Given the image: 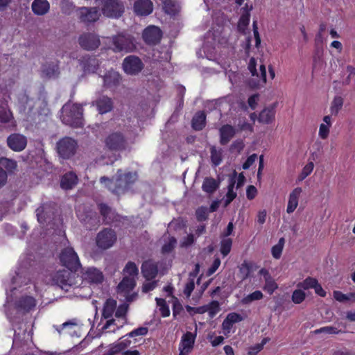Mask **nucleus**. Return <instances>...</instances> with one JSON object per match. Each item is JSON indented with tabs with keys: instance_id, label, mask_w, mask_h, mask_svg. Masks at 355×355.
<instances>
[{
	"instance_id": "nucleus-1",
	"label": "nucleus",
	"mask_w": 355,
	"mask_h": 355,
	"mask_svg": "<svg viewBox=\"0 0 355 355\" xmlns=\"http://www.w3.org/2000/svg\"><path fill=\"white\" fill-rule=\"evenodd\" d=\"M137 180L136 173L128 172L121 173V170L117 171L116 177L110 179L105 176L101 177L100 182H105V187L109 191L115 195H121L125 193Z\"/></svg>"
},
{
	"instance_id": "nucleus-2",
	"label": "nucleus",
	"mask_w": 355,
	"mask_h": 355,
	"mask_svg": "<svg viewBox=\"0 0 355 355\" xmlns=\"http://www.w3.org/2000/svg\"><path fill=\"white\" fill-rule=\"evenodd\" d=\"M83 109L80 105L66 103L62 108V122L73 128L83 126Z\"/></svg>"
},
{
	"instance_id": "nucleus-3",
	"label": "nucleus",
	"mask_w": 355,
	"mask_h": 355,
	"mask_svg": "<svg viewBox=\"0 0 355 355\" xmlns=\"http://www.w3.org/2000/svg\"><path fill=\"white\" fill-rule=\"evenodd\" d=\"M112 49L114 53H130L137 49L135 40L131 35L121 33L112 38Z\"/></svg>"
},
{
	"instance_id": "nucleus-4",
	"label": "nucleus",
	"mask_w": 355,
	"mask_h": 355,
	"mask_svg": "<svg viewBox=\"0 0 355 355\" xmlns=\"http://www.w3.org/2000/svg\"><path fill=\"white\" fill-rule=\"evenodd\" d=\"M59 259L62 266L70 271L76 272L81 266L77 253L71 247L62 249L60 253Z\"/></svg>"
},
{
	"instance_id": "nucleus-5",
	"label": "nucleus",
	"mask_w": 355,
	"mask_h": 355,
	"mask_svg": "<svg viewBox=\"0 0 355 355\" xmlns=\"http://www.w3.org/2000/svg\"><path fill=\"white\" fill-rule=\"evenodd\" d=\"M77 148V141L70 137H64L56 144V149L59 156L64 159L73 156Z\"/></svg>"
},
{
	"instance_id": "nucleus-6",
	"label": "nucleus",
	"mask_w": 355,
	"mask_h": 355,
	"mask_svg": "<svg viewBox=\"0 0 355 355\" xmlns=\"http://www.w3.org/2000/svg\"><path fill=\"white\" fill-rule=\"evenodd\" d=\"M101 11L104 16L118 19L124 12V5L120 0H101Z\"/></svg>"
},
{
	"instance_id": "nucleus-7",
	"label": "nucleus",
	"mask_w": 355,
	"mask_h": 355,
	"mask_svg": "<svg viewBox=\"0 0 355 355\" xmlns=\"http://www.w3.org/2000/svg\"><path fill=\"white\" fill-rule=\"evenodd\" d=\"M117 236L115 231L111 228H103L96 237V244L101 250H107L116 243Z\"/></svg>"
},
{
	"instance_id": "nucleus-8",
	"label": "nucleus",
	"mask_w": 355,
	"mask_h": 355,
	"mask_svg": "<svg viewBox=\"0 0 355 355\" xmlns=\"http://www.w3.org/2000/svg\"><path fill=\"white\" fill-rule=\"evenodd\" d=\"M105 144L111 151H122L125 150L128 142L122 132H114L106 137Z\"/></svg>"
},
{
	"instance_id": "nucleus-9",
	"label": "nucleus",
	"mask_w": 355,
	"mask_h": 355,
	"mask_svg": "<svg viewBox=\"0 0 355 355\" xmlns=\"http://www.w3.org/2000/svg\"><path fill=\"white\" fill-rule=\"evenodd\" d=\"M76 215L81 223L88 230H96L100 225V218L97 213L92 209L81 212L80 208L76 210Z\"/></svg>"
},
{
	"instance_id": "nucleus-10",
	"label": "nucleus",
	"mask_w": 355,
	"mask_h": 355,
	"mask_svg": "<svg viewBox=\"0 0 355 355\" xmlns=\"http://www.w3.org/2000/svg\"><path fill=\"white\" fill-rule=\"evenodd\" d=\"M78 62L85 75L96 73L101 64L96 55L89 54L82 55Z\"/></svg>"
},
{
	"instance_id": "nucleus-11",
	"label": "nucleus",
	"mask_w": 355,
	"mask_h": 355,
	"mask_svg": "<svg viewBox=\"0 0 355 355\" xmlns=\"http://www.w3.org/2000/svg\"><path fill=\"white\" fill-rule=\"evenodd\" d=\"M122 67L126 74L134 76L142 71L144 64L138 56L130 55L124 58Z\"/></svg>"
},
{
	"instance_id": "nucleus-12",
	"label": "nucleus",
	"mask_w": 355,
	"mask_h": 355,
	"mask_svg": "<svg viewBox=\"0 0 355 355\" xmlns=\"http://www.w3.org/2000/svg\"><path fill=\"white\" fill-rule=\"evenodd\" d=\"M98 209L105 225H111L121 220V216L116 211L107 204L101 202L97 205Z\"/></svg>"
},
{
	"instance_id": "nucleus-13",
	"label": "nucleus",
	"mask_w": 355,
	"mask_h": 355,
	"mask_svg": "<svg viewBox=\"0 0 355 355\" xmlns=\"http://www.w3.org/2000/svg\"><path fill=\"white\" fill-rule=\"evenodd\" d=\"M73 271L62 270L57 271L52 277L53 282L62 289L68 290V287L73 284Z\"/></svg>"
},
{
	"instance_id": "nucleus-14",
	"label": "nucleus",
	"mask_w": 355,
	"mask_h": 355,
	"mask_svg": "<svg viewBox=\"0 0 355 355\" xmlns=\"http://www.w3.org/2000/svg\"><path fill=\"white\" fill-rule=\"evenodd\" d=\"M162 32L155 26H148L142 33L144 42L148 45H156L161 41Z\"/></svg>"
},
{
	"instance_id": "nucleus-15",
	"label": "nucleus",
	"mask_w": 355,
	"mask_h": 355,
	"mask_svg": "<svg viewBox=\"0 0 355 355\" xmlns=\"http://www.w3.org/2000/svg\"><path fill=\"white\" fill-rule=\"evenodd\" d=\"M78 43L80 47L87 51H92L97 49L100 44L98 35L92 33H85L80 35Z\"/></svg>"
},
{
	"instance_id": "nucleus-16",
	"label": "nucleus",
	"mask_w": 355,
	"mask_h": 355,
	"mask_svg": "<svg viewBox=\"0 0 355 355\" xmlns=\"http://www.w3.org/2000/svg\"><path fill=\"white\" fill-rule=\"evenodd\" d=\"M80 21L85 24L94 23L99 19L98 10L96 7H80L77 8Z\"/></svg>"
},
{
	"instance_id": "nucleus-17",
	"label": "nucleus",
	"mask_w": 355,
	"mask_h": 355,
	"mask_svg": "<svg viewBox=\"0 0 355 355\" xmlns=\"http://www.w3.org/2000/svg\"><path fill=\"white\" fill-rule=\"evenodd\" d=\"M8 146L15 152H21L27 146V138L19 133H12L7 138Z\"/></svg>"
},
{
	"instance_id": "nucleus-18",
	"label": "nucleus",
	"mask_w": 355,
	"mask_h": 355,
	"mask_svg": "<svg viewBox=\"0 0 355 355\" xmlns=\"http://www.w3.org/2000/svg\"><path fill=\"white\" fill-rule=\"evenodd\" d=\"M53 209L54 205L52 202L42 203L35 211L38 223L44 225L48 220H50L53 214Z\"/></svg>"
},
{
	"instance_id": "nucleus-19",
	"label": "nucleus",
	"mask_w": 355,
	"mask_h": 355,
	"mask_svg": "<svg viewBox=\"0 0 355 355\" xmlns=\"http://www.w3.org/2000/svg\"><path fill=\"white\" fill-rule=\"evenodd\" d=\"M196 335L190 331L184 334L179 344V355H189L194 347Z\"/></svg>"
},
{
	"instance_id": "nucleus-20",
	"label": "nucleus",
	"mask_w": 355,
	"mask_h": 355,
	"mask_svg": "<svg viewBox=\"0 0 355 355\" xmlns=\"http://www.w3.org/2000/svg\"><path fill=\"white\" fill-rule=\"evenodd\" d=\"M141 271L146 280H153L157 276L158 264L152 259L144 261L141 264Z\"/></svg>"
},
{
	"instance_id": "nucleus-21",
	"label": "nucleus",
	"mask_w": 355,
	"mask_h": 355,
	"mask_svg": "<svg viewBox=\"0 0 355 355\" xmlns=\"http://www.w3.org/2000/svg\"><path fill=\"white\" fill-rule=\"evenodd\" d=\"M133 9L137 16H148L153 11V3L151 0H136Z\"/></svg>"
},
{
	"instance_id": "nucleus-22",
	"label": "nucleus",
	"mask_w": 355,
	"mask_h": 355,
	"mask_svg": "<svg viewBox=\"0 0 355 355\" xmlns=\"http://www.w3.org/2000/svg\"><path fill=\"white\" fill-rule=\"evenodd\" d=\"M99 114H104L111 112L114 107L112 99L107 96H99L94 103Z\"/></svg>"
},
{
	"instance_id": "nucleus-23",
	"label": "nucleus",
	"mask_w": 355,
	"mask_h": 355,
	"mask_svg": "<svg viewBox=\"0 0 355 355\" xmlns=\"http://www.w3.org/2000/svg\"><path fill=\"white\" fill-rule=\"evenodd\" d=\"M84 280L90 284H100L103 281V272L96 268H88L83 273Z\"/></svg>"
},
{
	"instance_id": "nucleus-24",
	"label": "nucleus",
	"mask_w": 355,
	"mask_h": 355,
	"mask_svg": "<svg viewBox=\"0 0 355 355\" xmlns=\"http://www.w3.org/2000/svg\"><path fill=\"white\" fill-rule=\"evenodd\" d=\"M36 306V300L32 296L25 295L21 297L16 302V308L18 311L28 313Z\"/></svg>"
},
{
	"instance_id": "nucleus-25",
	"label": "nucleus",
	"mask_w": 355,
	"mask_h": 355,
	"mask_svg": "<svg viewBox=\"0 0 355 355\" xmlns=\"http://www.w3.org/2000/svg\"><path fill=\"white\" fill-rule=\"evenodd\" d=\"M259 274L263 277L265 281V284L263 287V291L269 295H272L278 288L277 284L266 269L261 268L259 270Z\"/></svg>"
},
{
	"instance_id": "nucleus-26",
	"label": "nucleus",
	"mask_w": 355,
	"mask_h": 355,
	"mask_svg": "<svg viewBox=\"0 0 355 355\" xmlns=\"http://www.w3.org/2000/svg\"><path fill=\"white\" fill-rule=\"evenodd\" d=\"M220 144L223 146L227 144L236 134L235 128L229 124L221 126L219 129Z\"/></svg>"
},
{
	"instance_id": "nucleus-27",
	"label": "nucleus",
	"mask_w": 355,
	"mask_h": 355,
	"mask_svg": "<svg viewBox=\"0 0 355 355\" xmlns=\"http://www.w3.org/2000/svg\"><path fill=\"white\" fill-rule=\"evenodd\" d=\"M302 192L301 187L295 188L289 194L288 202L286 208L288 214L293 213L298 205L299 198Z\"/></svg>"
},
{
	"instance_id": "nucleus-28",
	"label": "nucleus",
	"mask_w": 355,
	"mask_h": 355,
	"mask_svg": "<svg viewBox=\"0 0 355 355\" xmlns=\"http://www.w3.org/2000/svg\"><path fill=\"white\" fill-rule=\"evenodd\" d=\"M121 80L120 74L114 70H110L103 76V84L107 87L117 86Z\"/></svg>"
},
{
	"instance_id": "nucleus-29",
	"label": "nucleus",
	"mask_w": 355,
	"mask_h": 355,
	"mask_svg": "<svg viewBox=\"0 0 355 355\" xmlns=\"http://www.w3.org/2000/svg\"><path fill=\"white\" fill-rule=\"evenodd\" d=\"M31 8L34 14L44 15L49 12L50 4L47 0H34Z\"/></svg>"
},
{
	"instance_id": "nucleus-30",
	"label": "nucleus",
	"mask_w": 355,
	"mask_h": 355,
	"mask_svg": "<svg viewBox=\"0 0 355 355\" xmlns=\"http://www.w3.org/2000/svg\"><path fill=\"white\" fill-rule=\"evenodd\" d=\"M77 175L73 172H69L62 177L60 187L65 190L71 189L77 184Z\"/></svg>"
},
{
	"instance_id": "nucleus-31",
	"label": "nucleus",
	"mask_w": 355,
	"mask_h": 355,
	"mask_svg": "<svg viewBox=\"0 0 355 355\" xmlns=\"http://www.w3.org/2000/svg\"><path fill=\"white\" fill-rule=\"evenodd\" d=\"M206 125V114L204 111L195 114L191 120L192 128L196 131L202 130Z\"/></svg>"
},
{
	"instance_id": "nucleus-32",
	"label": "nucleus",
	"mask_w": 355,
	"mask_h": 355,
	"mask_svg": "<svg viewBox=\"0 0 355 355\" xmlns=\"http://www.w3.org/2000/svg\"><path fill=\"white\" fill-rule=\"evenodd\" d=\"M117 302L113 298H108L106 300L103 304L102 316L105 319H108L112 317L116 309Z\"/></svg>"
},
{
	"instance_id": "nucleus-33",
	"label": "nucleus",
	"mask_w": 355,
	"mask_h": 355,
	"mask_svg": "<svg viewBox=\"0 0 355 355\" xmlns=\"http://www.w3.org/2000/svg\"><path fill=\"white\" fill-rule=\"evenodd\" d=\"M275 114V106L266 107L259 113L258 121L262 123L269 124L274 120Z\"/></svg>"
},
{
	"instance_id": "nucleus-34",
	"label": "nucleus",
	"mask_w": 355,
	"mask_h": 355,
	"mask_svg": "<svg viewBox=\"0 0 355 355\" xmlns=\"http://www.w3.org/2000/svg\"><path fill=\"white\" fill-rule=\"evenodd\" d=\"M219 187V182L213 178H205L202 185V190L209 194L215 192Z\"/></svg>"
},
{
	"instance_id": "nucleus-35",
	"label": "nucleus",
	"mask_w": 355,
	"mask_h": 355,
	"mask_svg": "<svg viewBox=\"0 0 355 355\" xmlns=\"http://www.w3.org/2000/svg\"><path fill=\"white\" fill-rule=\"evenodd\" d=\"M136 286L135 278L124 276L118 285L121 291L129 292Z\"/></svg>"
},
{
	"instance_id": "nucleus-36",
	"label": "nucleus",
	"mask_w": 355,
	"mask_h": 355,
	"mask_svg": "<svg viewBox=\"0 0 355 355\" xmlns=\"http://www.w3.org/2000/svg\"><path fill=\"white\" fill-rule=\"evenodd\" d=\"M42 73L48 78L57 76L59 74V67L57 63L44 64L42 69Z\"/></svg>"
},
{
	"instance_id": "nucleus-37",
	"label": "nucleus",
	"mask_w": 355,
	"mask_h": 355,
	"mask_svg": "<svg viewBox=\"0 0 355 355\" xmlns=\"http://www.w3.org/2000/svg\"><path fill=\"white\" fill-rule=\"evenodd\" d=\"M60 8L62 13L66 15H70L77 12V8L74 3L70 0H61L60 3Z\"/></svg>"
},
{
	"instance_id": "nucleus-38",
	"label": "nucleus",
	"mask_w": 355,
	"mask_h": 355,
	"mask_svg": "<svg viewBox=\"0 0 355 355\" xmlns=\"http://www.w3.org/2000/svg\"><path fill=\"white\" fill-rule=\"evenodd\" d=\"M263 297V294L261 291L257 290L245 297L241 300L242 304L248 305L254 301H258Z\"/></svg>"
},
{
	"instance_id": "nucleus-39",
	"label": "nucleus",
	"mask_w": 355,
	"mask_h": 355,
	"mask_svg": "<svg viewBox=\"0 0 355 355\" xmlns=\"http://www.w3.org/2000/svg\"><path fill=\"white\" fill-rule=\"evenodd\" d=\"M123 272L125 276L135 278L139 274V269L135 262L128 261L125 264Z\"/></svg>"
},
{
	"instance_id": "nucleus-40",
	"label": "nucleus",
	"mask_w": 355,
	"mask_h": 355,
	"mask_svg": "<svg viewBox=\"0 0 355 355\" xmlns=\"http://www.w3.org/2000/svg\"><path fill=\"white\" fill-rule=\"evenodd\" d=\"M211 153V161L214 166H219L223 160V150L221 148L216 149L215 146H212L210 148Z\"/></svg>"
},
{
	"instance_id": "nucleus-41",
	"label": "nucleus",
	"mask_w": 355,
	"mask_h": 355,
	"mask_svg": "<svg viewBox=\"0 0 355 355\" xmlns=\"http://www.w3.org/2000/svg\"><path fill=\"white\" fill-rule=\"evenodd\" d=\"M250 14L242 13L238 21V31L244 33L245 29L250 24Z\"/></svg>"
},
{
	"instance_id": "nucleus-42",
	"label": "nucleus",
	"mask_w": 355,
	"mask_h": 355,
	"mask_svg": "<svg viewBox=\"0 0 355 355\" xmlns=\"http://www.w3.org/2000/svg\"><path fill=\"white\" fill-rule=\"evenodd\" d=\"M318 281L317 279H315L314 277H308L302 282H299L297 284V287L300 288H302L304 290L313 288L316 286V284L318 283Z\"/></svg>"
},
{
	"instance_id": "nucleus-43",
	"label": "nucleus",
	"mask_w": 355,
	"mask_h": 355,
	"mask_svg": "<svg viewBox=\"0 0 355 355\" xmlns=\"http://www.w3.org/2000/svg\"><path fill=\"white\" fill-rule=\"evenodd\" d=\"M236 184L234 178H231L229 185L227 187V192L226 193L225 204L228 205L232 202L236 197V193L234 191V188Z\"/></svg>"
},
{
	"instance_id": "nucleus-44",
	"label": "nucleus",
	"mask_w": 355,
	"mask_h": 355,
	"mask_svg": "<svg viewBox=\"0 0 355 355\" xmlns=\"http://www.w3.org/2000/svg\"><path fill=\"white\" fill-rule=\"evenodd\" d=\"M155 301L157 305L159 308L160 314L163 318H166L170 315V309L166 304V302L163 298L156 297Z\"/></svg>"
},
{
	"instance_id": "nucleus-45",
	"label": "nucleus",
	"mask_w": 355,
	"mask_h": 355,
	"mask_svg": "<svg viewBox=\"0 0 355 355\" xmlns=\"http://www.w3.org/2000/svg\"><path fill=\"white\" fill-rule=\"evenodd\" d=\"M343 105V98L341 96H336L334 97L331 105V114L337 115Z\"/></svg>"
},
{
	"instance_id": "nucleus-46",
	"label": "nucleus",
	"mask_w": 355,
	"mask_h": 355,
	"mask_svg": "<svg viewBox=\"0 0 355 355\" xmlns=\"http://www.w3.org/2000/svg\"><path fill=\"white\" fill-rule=\"evenodd\" d=\"M232 240L231 239H223L220 241V252L223 257H226L232 249Z\"/></svg>"
},
{
	"instance_id": "nucleus-47",
	"label": "nucleus",
	"mask_w": 355,
	"mask_h": 355,
	"mask_svg": "<svg viewBox=\"0 0 355 355\" xmlns=\"http://www.w3.org/2000/svg\"><path fill=\"white\" fill-rule=\"evenodd\" d=\"M206 308L210 318H214L220 310V304L216 300L209 302Z\"/></svg>"
},
{
	"instance_id": "nucleus-48",
	"label": "nucleus",
	"mask_w": 355,
	"mask_h": 355,
	"mask_svg": "<svg viewBox=\"0 0 355 355\" xmlns=\"http://www.w3.org/2000/svg\"><path fill=\"white\" fill-rule=\"evenodd\" d=\"M208 208L205 206L199 207L196 210V217L198 222H203L208 219Z\"/></svg>"
},
{
	"instance_id": "nucleus-49",
	"label": "nucleus",
	"mask_w": 355,
	"mask_h": 355,
	"mask_svg": "<svg viewBox=\"0 0 355 355\" xmlns=\"http://www.w3.org/2000/svg\"><path fill=\"white\" fill-rule=\"evenodd\" d=\"M302 289L299 288L293 292L291 299L293 303L299 304L305 300L306 294Z\"/></svg>"
},
{
	"instance_id": "nucleus-50",
	"label": "nucleus",
	"mask_w": 355,
	"mask_h": 355,
	"mask_svg": "<svg viewBox=\"0 0 355 355\" xmlns=\"http://www.w3.org/2000/svg\"><path fill=\"white\" fill-rule=\"evenodd\" d=\"M241 274L243 275V279H247L250 276L252 270L251 263L244 261L239 267Z\"/></svg>"
},
{
	"instance_id": "nucleus-51",
	"label": "nucleus",
	"mask_w": 355,
	"mask_h": 355,
	"mask_svg": "<svg viewBox=\"0 0 355 355\" xmlns=\"http://www.w3.org/2000/svg\"><path fill=\"white\" fill-rule=\"evenodd\" d=\"M176 243V239L173 236L171 237L168 241L163 245L162 248V252L164 254L171 252L175 248Z\"/></svg>"
},
{
	"instance_id": "nucleus-52",
	"label": "nucleus",
	"mask_w": 355,
	"mask_h": 355,
	"mask_svg": "<svg viewBox=\"0 0 355 355\" xmlns=\"http://www.w3.org/2000/svg\"><path fill=\"white\" fill-rule=\"evenodd\" d=\"M148 332V329L145 327H140L135 329H133L130 333L127 334L125 336H128L129 338H134L139 336H146Z\"/></svg>"
},
{
	"instance_id": "nucleus-53",
	"label": "nucleus",
	"mask_w": 355,
	"mask_h": 355,
	"mask_svg": "<svg viewBox=\"0 0 355 355\" xmlns=\"http://www.w3.org/2000/svg\"><path fill=\"white\" fill-rule=\"evenodd\" d=\"M113 355L117 354H122L123 355V352L126 351L125 347L120 343H113L110 345V349H108Z\"/></svg>"
},
{
	"instance_id": "nucleus-54",
	"label": "nucleus",
	"mask_w": 355,
	"mask_h": 355,
	"mask_svg": "<svg viewBox=\"0 0 355 355\" xmlns=\"http://www.w3.org/2000/svg\"><path fill=\"white\" fill-rule=\"evenodd\" d=\"M113 355L117 354H122L123 355V352L126 351L125 347L120 343H113L110 345V349H108Z\"/></svg>"
},
{
	"instance_id": "nucleus-55",
	"label": "nucleus",
	"mask_w": 355,
	"mask_h": 355,
	"mask_svg": "<svg viewBox=\"0 0 355 355\" xmlns=\"http://www.w3.org/2000/svg\"><path fill=\"white\" fill-rule=\"evenodd\" d=\"M315 334H320V333H326L328 334H338L340 332H341L340 330H338L336 327H331V326H327L321 327L318 329L315 330Z\"/></svg>"
},
{
	"instance_id": "nucleus-56",
	"label": "nucleus",
	"mask_w": 355,
	"mask_h": 355,
	"mask_svg": "<svg viewBox=\"0 0 355 355\" xmlns=\"http://www.w3.org/2000/svg\"><path fill=\"white\" fill-rule=\"evenodd\" d=\"M195 288V282L193 278H189L184 288V294L189 297Z\"/></svg>"
},
{
	"instance_id": "nucleus-57",
	"label": "nucleus",
	"mask_w": 355,
	"mask_h": 355,
	"mask_svg": "<svg viewBox=\"0 0 355 355\" xmlns=\"http://www.w3.org/2000/svg\"><path fill=\"white\" fill-rule=\"evenodd\" d=\"M175 4L173 0H164L163 1V8L168 14H173L175 12Z\"/></svg>"
},
{
	"instance_id": "nucleus-58",
	"label": "nucleus",
	"mask_w": 355,
	"mask_h": 355,
	"mask_svg": "<svg viewBox=\"0 0 355 355\" xmlns=\"http://www.w3.org/2000/svg\"><path fill=\"white\" fill-rule=\"evenodd\" d=\"M1 164L9 172H12L17 167V162L8 158L3 159Z\"/></svg>"
},
{
	"instance_id": "nucleus-59",
	"label": "nucleus",
	"mask_w": 355,
	"mask_h": 355,
	"mask_svg": "<svg viewBox=\"0 0 355 355\" xmlns=\"http://www.w3.org/2000/svg\"><path fill=\"white\" fill-rule=\"evenodd\" d=\"M128 312V306L125 304L119 305L115 310V317L120 318H125Z\"/></svg>"
},
{
	"instance_id": "nucleus-60",
	"label": "nucleus",
	"mask_w": 355,
	"mask_h": 355,
	"mask_svg": "<svg viewBox=\"0 0 355 355\" xmlns=\"http://www.w3.org/2000/svg\"><path fill=\"white\" fill-rule=\"evenodd\" d=\"M314 168V164L313 162H309L305 165V166L303 168L302 171L301 173V179H304L306 178L308 175H309L311 172L313 171Z\"/></svg>"
},
{
	"instance_id": "nucleus-61",
	"label": "nucleus",
	"mask_w": 355,
	"mask_h": 355,
	"mask_svg": "<svg viewBox=\"0 0 355 355\" xmlns=\"http://www.w3.org/2000/svg\"><path fill=\"white\" fill-rule=\"evenodd\" d=\"M157 286V281H153L150 282L144 283L141 287V291L144 293H147L151 291H153Z\"/></svg>"
},
{
	"instance_id": "nucleus-62",
	"label": "nucleus",
	"mask_w": 355,
	"mask_h": 355,
	"mask_svg": "<svg viewBox=\"0 0 355 355\" xmlns=\"http://www.w3.org/2000/svg\"><path fill=\"white\" fill-rule=\"evenodd\" d=\"M220 265V259L218 257L215 258L211 267L207 271V275L211 276V275H213L218 270Z\"/></svg>"
},
{
	"instance_id": "nucleus-63",
	"label": "nucleus",
	"mask_w": 355,
	"mask_h": 355,
	"mask_svg": "<svg viewBox=\"0 0 355 355\" xmlns=\"http://www.w3.org/2000/svg\"><path fill=\"white\" fill-rule=\"evenodd\" d=\"M334 299L339 302H348L347 294H345L340 291H334L333 293Z\"/></svg>"
},
{
	"instance_id": "nucleus-64",
	"label": "nucleus",
	"mask_w": 355,
	"mask_h": 355,
	"mask_svg": "<svg viewBox=\"0 0 355 355\" xmlns=\"http://www.w3.org/2000/svg\"><path fill=\"white\" fill-rule=\"evenodd\" d=\"M283 248H284L281 246V244H276L272 246L271 249L272 257L277 259H279L282 256Z\"/></svg>"
}]
</instances>
